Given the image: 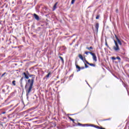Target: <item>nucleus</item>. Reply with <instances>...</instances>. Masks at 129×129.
I'll return each instance as SVG.
<instances>
[{"instance_id": "obj_35", "label": "nucleus", "mask_w": 129, "mask_h": 129, "mask_svg": "<svg viewBox=\"0 0 129 129\" xmlns=\"http://www.w3.org/2000/svg\"><path fill=\"white\" fill-rule=\"evenodd\" d=\"M87 125H89V124H84V126H87Z\"/></svg>"}, {"instance_id": "obj_7", "label": "nucleus", "mask_w": 129, "mask_h": 129, "mask_svg": "<svg viewBox=\"0 0 129 129\" xmlns=\"http://www.w3.org/2000/svg\"><path fill=\"white\" fill-rule=\"evenodd\" d=\"M50 75H51L50 72L48 73V74L43 78V79H48Z\"/></svg>"}, {"instance_id": "obj_19", "label": "nucleus", "mask_w": 129, "mask_h": 129, "mask_svg": "<svg viewBox=\"0 0 129 129\" xmlns=\"http://www.w3.org/2000/svg\"><path fill=\"white\" fill-rule=\"evenodd\" d=\"M120 81H121V82H122V84L124 86V87H126V85H125V84H124V83H123V81H122V80H121V79L120 80Z\"/></svg>"}, {"instance_id": "obj_39", "label": "nucleus", "mask_w": 129, "mask_h": 129, "mask_svg": "<svg viewBox=\"0 0 129 129\" xmlns=\"http://www.w3.org/2000/svg\"><path fill=\"white\" fill-rule=\"evenodd\" d=\"M2 114H5V113H6V112L5 111H4V112H2Z\"/></svg>"}, {"instance_id": "obj_26", "label": "nucleus", "mask_w": 129, "mask_h": 129, "mask_svg": "<svg viewBox=\"0 0 129 129\" xmlns=\"http://www.w3.org/2000/svg\"><path fill=\"white\" fill-rule=\"evenodd\" d=\"M26 73V75H27V76H30V73H29V72L27 71Z\"/></svg>"}, {"instance_id": "obj_21", "label": "nucleus", "mask_w": 129, "mask_h": 129, "mask_svg": "<svg viewBox=\"0 0 129 129\" xmlns=\"http://www.w3.org/2000/svg\"><path fill=\"white\" fill-rule=\"evenodd\" d=\"M114 42L115 43V46H118V44L117 43V42L114 40Z\"/></svg>"}, {"instance_id": "obj_16", "label": "nucleus", "mask_w": 129, "mask_h": 129, "mask_svg": "<svg viewBox=\"0 0 129 129\" xmlns=\"http://www.w3.org/2000/svg\"><path fill=\"white\" fill-rule=\"evenodd\" d=\"M79 58L81 59V60H83V56H82V55H81V54H79Z\"/></svg>"}, {"instance_id": "obj_22", "label": "nucleus", "mask_w": 129, "mask_h": 129, "mask_svg": "<svg viewBox=\"0 0 129 129\" xmlns=\"http://www.w3.org/2000/svg\"><path fill=\"white\" fill-rule=\"evenodd\" d=\"M87 126H92L93 127H95V125H94V124H89V125H87Z\"/></svg>"}, {"instance_id": "obj_24", "label": "nucleus", "mask_w": 129, "mask_h": 129, "mask_svg": "<svg viewBox=\"0 0 129 129\" xmlns=\"http://www.w3.org/2000/svg\"><path fill=\"white\" fill-rule=\"evenodd\" d=\"M95 127L96 128L100 129V126L95 125Z\"/></svg>"}, {"instance_id": "obj_4", "label": "nucleus", "mask_w": 129, "mask_h": 129, "mask_svg": "<svg viewBox=\"0 0 129 129\" xmlns=\"http://www.w3.org/2000/svg\"><path fill=\"white\" fill-rule=\"evenodd\" d=\"M113 49L115 51H116V52L117 51H119L120 50L119 46H118V45H115L113 46Z\"/></svg>"}, {"instance_id": "obj_41", "label": "nucleus", "mask_w": 129, "mask_h": 129, "mask_svg": "<svg viewBox=\"0 0 129 129\" xmlns=\"http://www.w3.org/2000/svg\"><path fill=\"white\" fill-rule=\"evenodd\" d=\"M100 129H105V128H103V127H100Z\"/></svg>"}, {"instance_id": "obj_30", "label": "nucleus", "mask_w": 129, "mask_h": 129, "mask_svg": "<svg viewBox=\"0 0 129 129\" xmlns=\"http://www.w3.org/2000/svg\"><path fill=\"white\" fill-rule=\"evenodd\" d=\"M111 59H112V60H116V57H111Z\"/></svg>"}, {"instance_id": "obj_8", "label": "nucleus", "mask_w": 129, "mask_h": 129, "mask_svg": "<svg viewBox=\"0 0 129 129\" xmlns=\"http://www.w3.org/2000/svg\"><path fill=\"white\" fill-rule=\"evenodd\" d=\"M23 75H24V78H25V79H29V76H27V73H24Z\"/></svg>"}, {"instance_id": "obj_6", "label": "nucleus", "mask_w": 129, "mask_h": 129, "mask_svg": "<svg viewBox=\"0 0 129 129\" xmlns=\"http://www.w3.org/2000/svg\"><path fill=\"white\" fill-rule=\"evenodd\" d=\"M57 5H58L57 2H56L53 6V9H52L53 11H55V10L57 9Z\"/></svg>"}, {"instance_id": "obj_36", "label": "nucleus", "mask_w": 129, "mask_h": 129, "mask_svg": "<svg viewBox=\"0 0 129 129\" xmlns=\"http://www.w3.org/2000/svg\"><path fill=\"white\" fill-rule=\"evenodd\" d=\"M72 121H73V123H75V119H73V120H72Z\"/></svg>"}, {"instance_id": "obj_1", "label": "nucleus", "mask_w": 129, "mask_h": 129, "mask_svg": "<svg viewBox=\"0 0 129 129\" xmlns=\"http://www.w3.org/2000/svg\"><path fill=\"white\" fill-rule=\"evenodd\" d=\"M28 77H32L31 79H28V81L26 80V85L25 88L26 89V96L27 98H29V95L32 91V89L33 88V86L34 85V81L35 80V75H29Z\"/></svg>"}, {"instance_id": "obj_9", "label": "nucleus", "mask_w": 129, "mask_h": 129, "mask_svg": "<svg viewBox=\"0 0 129 129\" xmlns=\"http://www.w3.org/2000/svg\"><path fill=\"white\" fill-rule=\"evenodd\" d=\"M95 28H96V30L97 32H98V28H99V24L96 23V24L95 25Z\"/></svg>"}, {"instance_id": "obj_14", "label": "nucleus", "mask_w": 129, "mask_h": 129, "mask_svg": "<svg viewBox=\"0 0 129 129\" xmlns=\"http://www.w3.org/2000/svg\"><path fill=\"white\" fill-rule=\"evenodd\" d=\"M86 49L88 50H93V47L92 46H90V47H87Z\"/></svg>"}, {"instance_id": "obj_46", "label": "nucleus", "mask_w": 129, "mask_h": 129, "mask_svg": "<svg viewBox=\"0 0 129 129\" xmlns=\"http://www.w3.org/2000/svg\"><path fill=\"white\" fill-rule=\"evenodd\" d=\"M70 45H72V43L70 44Z\"/></svg>"}, {"instance_id": "obj_40", "label": "nucleus", "mask_w": 129, "mask_h": 129, "mask_svg": "<svg viewBox=\"0 0 129 129\" xmlns=\"http://www.w3.org/2000/svg\"><path fill=\"white\" fill-rule=\"evenodd\" d=\"M116 13H118V10L117 9L116 10Z\"/></svg>"}, {"instance_id": "obj_10", "label": "nucleus", "mask_w": 129, "mask_h": 129, "mask_svg": "<svg viewBox=\"0 0 129 129\" xmlns=\"http://www.w3.org/2000/svg\"><path fill=\"white\" fill-rule=\"evenodd\" d=\"M10 88V86L8 85H6L4 87V89L7 91V90H9V89Z\"/></svg>"}, {"instance_id": "obj_45", "label": "nucleus", "mask_w": 129, "mask_h": 129, "mask_svg": "<svg viewBox=\"0 0 129 129\" xmlns=\"http://www.w3.org/2000/svg\"><path fill=\"white\" fill-rule=\"evenodd\" d=\"M127 77H128V78H129V75L127 76Z\"/></svg>"}, {"instance_id": "obj_13", "label": "nucleus", "mask_w": 129, "mask_h": 129, "mask_svg": "<svg viewBox=\"0 0 129 129\" xmlns=\"http://www.w3.org/2000/svg\"><path fill=\"white\" fill-rule=\"evenodd\" d=\"M24 77H22L21 79L20 80V83L21 84V85H22V84H23V80H24Z\"/></svg>"}, {"instance_id": "obj_42", "label": "nucleus", "mask_w": 129, "mask_h": 129, "mask_svg": "<svg viewBox=\"0 0 129 129\" xmlns=\"http://www.w3.org/2000/svg\"><path fill=\"white\" fill-rule=\"evenodd\" d=\"M87 84H88V85L89 86V87H90V85H89V84H88V83H87Z\"/></svg>"}, {"instance_id": "obj_44", "label": "nucleus", "mask_w": 129, "mask_h": 129, "mask_svg": "<svg viewBox=\"0 0 129 129\" xmlns=\"http://www.w3.org/2000/svg\"><path fill=\"white\" fill-rule=\"evenodd\" d=\"M73 42H75V39L74 40Z\"/></svg>"}, {"instance_id": "obj_15", "label": "nucleus", "mask_w": 129, "mask_h": 129, "mask_svg": "<svg viewBox=\"0 0 129 129\" xmlns=\"http://www.w3.org/2000/svg\"><path fill=\"white\" fill-rule=\"evenodd\" d=\"M83 61V62H84V63H86L87 64V62H88V61H87V60H86V59L85 58H83V59L82 60Z\"/></svg>"}, {"instance_id": "obj_31", "label": "nucleus", "mask_w": 129, "mask_h": 129, "mask_svg": "<svg viewBox=\"0 0 129 129\" xmlns=\"http://www.w3.org/2000/svg\"><path fill=\"white\" fill-rule=\"evenodd\" d=\"M6 91H6V89H3L2 90V92H3V93H5L6 92Z\"/></svg>"}, {"instance_id": "obj_43", "label": "nucleus", "mask_w": 129, "mask_h": 129, "mask_svg": "<svg viewBox=\"0 0 129 129\" xmlns=\"http://www.w3.org/2000/svg\"><path fill=\"white\" fill-rule=\"evenodd\" d=\"M71 77H73V75H72L71 76Z\"/></svg>"}, {"instance_id": "obj_28", "label": "nucleus", "mask_w": 129, "mask_h": 129, "mask_svg": "<svg viewBox=\"0 0 129 129\" xmlns=\"http://www.w3.org/2000/svg\"><path fill=\"white\" fill-rule=\"evenodd\" d=\"M78 125H81L82 126H84V124H81L80 123H78Z\"/></svg>"}, {"instance_id": "obj_25", "label": "nucleus", "mask_w": 129, "mask_h": 129, "mask_svg": "<svg viewBox=\"0 0 129 129\" xmlns=\"http://www.w3.org/2000/svg\"><path fill=\"white\" fill-rule=\"evenodd\" d=\"M75 1L76 0H72V2H71L72 5H73L74 4V3H75Z\"/></svg>"}, {"instance_id": "obj_18", "label": "nucleus", "mask_w": 129, "mask_h": 129, "mask_svg": "<svg viewBox=\"0 0 129 129\" xmlns=\"http://www.w3.org/2000/svg\"><path fill=\"white\" fill-rule=\"evenodd\" d=\"M12 84L14 85V86H16V81H13Z\"/></svg>"}, {"instance_id": "obj_5", "label": "nucleus", "mask_w": 129, "mask_h": 129, "mask_svg": "<svg viewBox=\"0 0 129 129\" xmlns=\"http://www.w3.org/2000/svg\"><path fill=\"white\" fill-rule=\"evenodd\" d=\"M33 16L34 17V18L35 19V20H36L37 21H39V20H40V18L39 17V16H38L37 14H34Z\"/></svg>"}, {"instance_id": "obj_12", "label": "nucleus", "mask_w": 129, "mask_h": 129, "mask_svg": "<svg viewBox=\"0 0 129 129\" xmlns=\"http://www.w3.org/2000/svg\"><path fill=\"white\" fill-rule=\"evenodd\" d=\"M88 65H90V66H92L93 67H95V64H93V63H90L89 62H87Z\"/></svg>"}, {"instance_id": "obj_37", "label": "nucleus", "mask_w": 129, "mask_h": 129, "mask_svg": "<svg viewBox=\"0 0 129 129\" xmlns=\"http://www.w3.org/2000/svg\"><path fill=\"white\" fill-rule=\"evenodd\" d=\"M105 45L107 47H108V45L107 44V42H105Z\"/></svg>"}, {"instance_id": "obj_23", "label": "nucleus", "mask_w": 129, "mask_h": 129, "mask_svg": "<svg viewBox=\"0 0 129 129\" xmlns=\"http://www.w3.org/2000/svg\"><path fill=\"white\" fill-rule=\"evenodd\" d=\"M110 119H111V118H108V119H103V120H102V121H105V120H110Z\"/></svg>"}, {"instance_id": "obj_3", "label": "nucleus", "mask_w": 129, "mask_h": 129, "mask_svg": "<svg viewBox=\"0 0 129 129\" xmlns=\"http://www.w3.org/2000/svg\"><path fill=\"white\" fill-rule=\"evenodd\" d=\"M115 37L118 42V43L119 44V45H120V46H121V45H122V44L121 43V41H120V40H119V39H118V37H117V36H116V35L115 34Z\"/></svg>"}, {"instance_id": "obj_11", "label": "nucleus", "mask_w": 129, "mask_h": 129, "mask_svg": "<svg viewBox=\"0 0 129 129\" xmlns=\"http://www.w3.org/2000/svg\"><path fill=\"white\" fill-rule=\"evenodd\" d=\"M76 68H77V69H78V70L77 71V72H79V71H80V70H81V68H80V67L78 66V65H76Z\"/></svg>"}, {"instance_id": "obj_27", "label": "nucleus", "mask_w": 129, "mask_h": 129, "mask_svg": "<svg viewBox=\"0 0 129 129\" xmlns=\"http://www.w3.org/2000/svg\"><path fill=\"white\" fill-rule=\"evenodd\" d=\"M6 74H7V73H4L1 76V77H4V76H5V75H6Z\"/></svg>"}, {"instance_id": "obj_33", "label": "nucleus", "mask_w": 129, "mask_h": 129, "mask_svg": "<svg viewBox=\"0 0 129 129\" xmlns=\"http://www.w3.org/2000/svg\"><path fill=\"white\" fill-rule=\"evenodd\" d=\"M85 68H88V66L86 64V63H85Z\"/></svg>"}, {"instance_id": "obj_20", "label": "nucleus", "mask_w": 129, "mask_h": 129, "mask_svg": "<svg viewBox=\"0 0 129 129\" xmlns=\"http://www.w3.org/2000/svg\"><path fill=\"white\" fill-rule=\"evenodd\" d=\"M90 53H92V52H89V51H86L85 53L86 55H88V54H90Z\"/></svg>"}, {"instance_id": "obj_2", "label": "nucleus", "mask_w": 129, "mask_h": 129, "mask_svg": "<svg viewBox=\"0 0 129 129\" xmlns=\"http://www.w3.org/2000/svg\"><path fill=\"white\" fill-rule=\"evenodd\" d=\"M90 54L92 55L93 61H95V62H97V57H96L95 53H92V52H90Z\"/></svg>"}, {"instance_id": "obj_29", "label": "nucleus", "mask_w": 129, "mask_h": 129, "mask_svg": "<svg viewBox=\"0 0 129 129\" xmlns=\"http://www.w3.org/2000/svg\"><path fill=\"white\" fill-rule=\"evenodd\" d=\"M116 59H117L118 60H119V61H120V60H121V59L120 58V57H119V56H118L116 57Z\"/></svg>"}, {"instance_id": "obj_38", "label": "nucleus", "mask_w": 129, "mask_h": 129, "mask_svg": "<svg viewBox=\"0 0 129 129\" xmlns=\"http://www.w3.org/2000/svg\"><path fill=\"white\" fill-rule=\"evenodd\" d=\"M85 68L84 67H81V69H82V70H83V69H84Z\"/></svg>"}, {"instance_id": "obj_17", "label": "nucleus", "mask_w": 129, "mask_h": 129, "mask_svg": "<svg viewBox=\"0 0 129 129\" xmlns=\"http://www.w3.org/2000/svg\"><path fill=\"white\" fill-rule=\"evenodd\" d=\"M59 58L60 59V60L62 61V63H64V59H63V57L61 56H59Z\"/></svg>"}, {"instance_id": "obj_34", "label": "nucleus", "mask_w": 129, "mask_h": 129, "mask_svg": "<svg viewBox=\"0 0 129 129\" xmlns=\"http://www.w3.org/2000/svg\"><path fill=\"white\" fill-rule=\"evenodd\" d=\"M69 119H70V120H73V119H72V118H71V117H69Z\"/></svg>"}, {"instance_id": "obj_32", "label": "nucleus", "mask_w": 129, "mask_h": 129, "mask_svg": "<svg viewBox=\"0 0 129 129\" xmlns=\"http://www.w3.org/2000/svg\"><path fill=\"white\" fill-rule=\"evenodd\" d=\"M98 19H99V15L97 16L96 17V20H98Z\"/></svg>"}]
</instances>
